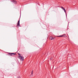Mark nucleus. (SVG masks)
I'll list each match as a JSON object with an SVG mask.
<instances>
[{"instance_id": "obj_6", "label": "nucleus", "mask_w": 78, "mask_h": 78, "mask_svg": "<svg viewBox=\"0 0 78 78\" xmlns=\"http://www.w3.org/2000/svg\"><path fill=\"white\" fill-rule=\"evenodd\" d=\"M61 8H62V9H63V10H65V9L64 8V7H63L61 6Z\"/></svg>"}, {"instance_id": "obj_2", "label": "nucleus", "mask_w": 78, "mask_h": 78, "mask_svg": "<svg viewBox=\"0 0 78 78\" xmlns=\"http://www.w3.org/2000/svg\"><path fill=\"white\" fill-rule=\"evenodd\" d=\"M17 27H20V20H19L18 21L17 24Z\"/></svg>"}, {"instance_id": "obj_4", "label": "nucleus", "mask_w": 78, "mask_h": 78, "mask_svg": "<svg viewBox=\"0 0 78 78\" xmlns=\"http://www.w3.org/2000/svg\"><path fill=\"white\" fill-rule=\"evenodd\" d=\"M12 2L14 3H15V4H16L17 3V1H16L15 0H12Z\"/></svg>"}, {"instance_id": "obj_1", "label": "nucleus", "mask_w": 78, "mask_h": 78, "mask_svg": "<svg viewBox=\"0 0 78 78\" xmlns=\"http://www.w3.org/2000/svg\"><path fill=\"white\" fill-rule=\"evenodd\" d=\"M18 58L20 59V61H23L24 60V57H23L22 55L20 53L18 54Z\"/></svg>"}, {"instance_id": "obj_9", "label": "nucleus", "mask_w": 78, "mask_h": 78, "mask_svg": "<svg viewBox=\"0 0 78 78\" xmlns=\"http://www.w3.org/2000/svg\"><path fill=\"white\" fill-rule=\"evenodd\" d=\"M33 71H32L31 73V75H33Z\"/></svg>"}, {"instance_id": "obj_7", "label": "nucleus", "mask_w": 78, "mask_h": 78, "mask_svg": "<svg viewBox=\"0 0 78 78\" xmlns=\"http://www.w3.org/2000/svg\"><path fill=\"white\" fill-rule=\"evenodd\" d=\"M63 36H64V35H62L57 36V37H63Z\"/></svg>"}, {"instance_id": "obj_3", "label": "nucleus", "mask_w": 78, "mask_h": 78, "mask_svg": "<svg viewBox=\"0 0 78 78\" xmlns=\"http://www.w3.org/2000/svg\"><path fill=\"white\" fill-rule=\"evenodd\" d=\"M9 55L10 56H14V55H16V54L14 53H9Z\"/></svg>"}, {"instance_id": "obj_5", "label": "nucleus", "mask_w": 78, "mask_h": 78, "mask_svg": "<svg viewBox=\"0 0 78 78\" xmlns=\"http://www.w3.org/2000/svg\"><path fill=\"white\" fill-rule=\"evenodd\" d=\"M50 39H51V40H53V39H55V38H53L52 37H50Z\"/></svg>"}, {"instance_id": "obj_8", "label": "nucleus", "mask_w": 78, "mask_h": 78, "mask_svg": "<svg viewBox=\"0 0 78 78\" xmlns=\"http://www.w3.org/2000/svg\"><path fill=\"white\" fill-rule=\"evenodd\" d=\"M64 11L66 13V16H67V13H66V10L65 9V10H64Z\"/></svg>"}]
</instances>
